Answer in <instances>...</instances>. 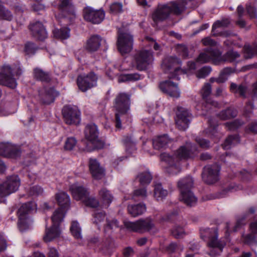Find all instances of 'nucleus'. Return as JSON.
Wrapping results in <instances>:
<instances>
[{
    "label": "nucleus",
    "mask_w": 257,
    "mask_h": 257,
    "mask_svg": "<svg viewBox=\"0 0 257 257\" xmlns=\"http://www.w3.org/2000/svg\"><path fill=\"white\" fill-rule=\"evenodd\" d=\"M199 151L195 144L188 141L179 147L173 154L164 153L161 154L160 159L170 167L177 166L182 161L193 160L198 156Z\"/></svg>",
    "instance_id": "1"
},
{
    "label": "nucleus",
    "mask_w": 257,
    "mask_h": 257,
    "mask_svg": "<svg viewBox=\"0 0 257 257\" xmlns=\"http://www.w3.org/2000/svg\"><path fill=\"white\" fill-rule=\"evenodd\" d=\"M69 191L72 197L76 201H82L85 197L90 194L88 189L77 183H74L70 186Z\"/></svg>",
    "instance_id": "21"
},
{
    "label": "nucleus",
    "mask_w": 257,
    "mask_h": 257,
    "mask_svg": "<svg viewBox=\"0 0 257 257\" xmlns=\"http://www.w3.org/2000/svg\"><path fill=\"white\" fill-rule=\"evenodd\" d=\"M28 29L32 38L39 41H44L48 37L46 26L40 21L30 23Z\"/></svg>",
    "instance_id": "11"
},
{
    "label": "nucleus",
    "mask_w": 257,
    "mask_h": 257,
    "mask_svg": "<svg viewBox=\"0 0 257 257\" xmlns=\"http://www.w3.org/2000/svg\"><path fill=\"white\" fill-rule=\"evenodd\" d=\"M18 226L21 231H24L28 229L29 224L28 217H19Z\"/></svg>",
    "instance_id": "55"
},
{
    "label": "nucleus",
    "mask_w": 257,
    "mask_h": 257,
    "mask_svg": "<svg viewBox=\"0 0 257 257\" xmlns=\"http://www.w3.org/2000/svg\"><path fill=\"white\" fill-rule=\"evenodd\" d=\"M58 95L59 92L51 87L40 94L39 101L43 105H49L54 102L55 98Z\"/></svg>",
    "instance_id": "24"
},
{
    "label": "nucleus",
    "mask_w": 257,
    "mask_h": 257,
    "mask_svg": "<svg viewBox=\"0 0 257 257\" xmlns=\"http://www.w3.org/2000/svg\"><path fill=\"white\" fill-rule=\"evenodd\" d=\"M254 108L253 103L250 101H248L243 108L242 115L246 118H250L253 114Z\"/></svg>",
    "instance_id": "51"
},
{
    "label": "nucleus",
    "mask_w": 257,
    "mask_h": 257,
    "mask_svg": "<svg viewBox=\"0 0 257 257\" xmlns=\"http://www.w3.org/2000/svg\"><path fill=\"white\" fill-rule=\"evenodd\" d=\"M171 233L175 238H179L184 234V230L180 226H176L172 229Z\"/></svg>",
    "instance_id": "62"
},
{
    "label": "nucleus",
    "mask_w": 257,
    "mask_h": 257,
    "mask_svg": "<svg viewBox=\"0 0 257 257\" xmlns=\"http://www.w3.org/2000/svg\"><path fill=\"white\" fill-rule=\"evenodd\" d=\"M100 199L103 204L108 207L112 202L113 197L110 191L105 188H102L98 192Z\"/></svg>",
    "instance_id": "36"
},
{
    "label": "nucleus",
    "mask_w": 257,
    "mask_h": 257,
    "mask_svg": "<svg viewBox=\"0 0 257 257\" xmlns=\"http://www.w3.org/2000/svg\"><path fill=\"white\" fill-rule=\"evenodd\" d=\"M154 60L153 52L151 50H141L134 56L133 62L136 69L139 71H145L151 65Z\"/></svg>",
    "instance_id": "4"
},
{
    "label": "nucleus",
    "mask_w": 257,
    "mask_h": 257,
    "mask_svg": "<svg viewBox=\"0 0 257 257\" xmlns=\"http://www.w3.org/2000/svg\"><path fill=\"white\" fill-rule=\"evenodd\" d=\"M84 19L93 24H98L104 19L105 13L102 10H94L90 7H86L83 10Z\"/></svg>",
    "instance_id": "17"
},
{
    "label": "nucleus",
    "mask_w": 257,
    "mask_h": 257,
    "mask_svg": "<svg viewBox=\"0 0 257 257\" xmlns=\"http://www.w3.org/2000/svg\"><path fill=\"white\" fill-rule=\"evenodd\" d=\"M244 124V122L239 119H236L230 122H227L224 125L228 131H234L240 128Z\"/></svg>",
    "instance_id": "46"
},
{
    "label": "nucleus",
    "mask_w": 257,
    "mask_h": 257,
    "mask_svg": "<svg viewBox=\"0 0 257 257\" xmlns=\"http://www.w3.org/2000/svg\"><path fill=\"white\" fill-rule=\"evenodd\" d=\"M70 231L73 236L77 239L81 238V229L76 221H73L70 227Z\"/></svg>",
    "instance_id": "53"
},
{
    "label": "nucleus",
    "mask_w": 257,
    "mask_h": 257,
    "mask_svg": "<svg viewBox=\"0 0 257 257\" xmlns=\"http://www.w3.org/2000/svg\"><path fill=\"white\" fill-rule=\"evenodd\" d=\"M230 24V21L228 19H222L220 21H216L213 25L212 28V33L214 36H223L224 37H228L231 34L227 31L222 32H218L217 29L219 28L227 27Z\"/></svg>",
    "instance_id": "26"
},
{
    "label": "nucleus",
    "mask_w": 257,
    "mask_h": 257,
    "mask_svg": "<svg viewBox=\"0 0 257 257\" xmlns=\"http://www.w3.org/2000/svg\"><path fill=\"white\" fill-rule=\"evenodd\" d=\"M37 205L34 201H29L24 203L18 210V217H28L27 215L31 211L35 210Z\"/></svg>",
    "instance_id": "30"
},
{
    "label": "nucleus",
    "mask_w": 257,
    "mask_h": 257,
    "mask_svg": "<svg viewBox=\"0 0 257 257\" xmlns=\"http://www.w3.org/2000/svg\"><path fill=\"white\" fill-rule=\"evenodd\" d=\"M137 178L141 184L144 185L149 184L152 180V176L149 172H144L139 173Z\"/></svg>",
    "instance_id": "47"
},
{
    "label": "nucleus",
    "mask_w": 257,
    "mask_h": 257,
    "mask_svg": "<svg viewBox=\"0 0 257 257\" xmlns=\"http://www.w3.org/2000/svg\"><path fill=\"white\" fill-rule=\"evenodd\" d=\"M200 93L202 98L205 101L206 105H210L214 107L218 106V103L217 102L210 98H208L211 93V85L210 84L208 83H205L201 89Z\"/></svg>",
    "instance_id": "29"
},
{
    "label": "nucleus",
    "mask_w": 257,
    "mask_h": 257,
    "mask_svg": "<svg viewBox=\"0 0 257 257\" xmlns=\"http://www.w3.org/2000/svg\"><path fill=\"white\" fill-rule=\"evenodd\" d=\"M54 34L56 37L61 39H66L69 37V31L65 29H60L54 31Z\"/></svg>",
    "instance_id": "60"
},
{
    "label": "nucleus",
    "mask_w": 257,
    "mask_h": 257,
    "mask_svg": "<svg viewBox=\"0 0 257 257\" xmlns=\"http://www.w3.org/2000/svg\"><path fill=\"white\" fill-rule=\"evenodd\" d=\"M118 226L119 222L116 219H106V223L104 226V232L106 233L107 232L111 230L114 228H118Z\"/></svg>",
    "instance_id": "52"
},
{
    "label": "nucleus",
    "mask_w": 257,
    "mask_h": 257,
    "mask_svg": "<svg viewBox=\"0 0 257 257\" xmlns=\"http://www.w3.org/2000/svg\"><path fill=\"white\" fill-rule=\"evenodd\" d=\"M102 38L98 35H91L86 41L83 48L89 53L97 51L100 47Z\"/></svg>",
    "instance_id": "22"
},
{
    "label": "nucleus",
    "mask_w": 257,
    "mask_h": 257,
    "mask_svg": "<svg viewBox=\"0 0 257 257\" xmlns=\"http://www.w3.org/2000/svg\"><path fill=\"white\" fill-rule=\"evenodd\" d=\"M13 19L12 12L0 3V20L11 21Z\"/></svg>",
    "instance_id": "43"
},
{
    "label": "nucleus",
    "mask_w": 257,
    "mask_h": 257,
    "mask_svg": "<svg viewBox=\"0 0 257 257\" xmlns=\"http://www.w3.org/2000/svg\"><path fill=\"white\" fill-rule=\"evenodd\" d=\"M181 61L176 57H166L163 61L162 67L166 73H168L169 79L179 80V75L181 72Z\"/></svg>",
    "instance_id": "5"
},
{
    "label": "nucleus",
    "mask_w": 257,
    "mask_h": 257,
    "mask_svg": "<svg viewBox=\"0 0 257 257\" xmlns=\"http://www.w3.org/2000/svg\"><path fill=\"white\" fill-rule=\"evenodd\" d=\"M33 75L35 80L42 83L47 84L52 81V77L51 73L39 67L33 69Z\"/></svg>",
    "instance_id": "25"
},
{
    "label": "nucleus",
    "mask_w": 257,
    "mask_h": 257,
    "mask_svg": "<svg viewBox=\"0 0 257 257\" xmlns=\"http://www.w3.org/2000/svg\"><path fill=\"white\" fill-rule=\"evenodd\" d=\"M56 199L58 204L61 206L60 208L67 209L70 204V200L69 195L64 192H60L56 194Z\"/></svg>",
    "instance_id": "35"
},
{
    "label": "nucleus",
    "mask_w": 257,
    "mask_h": 257,
    "mask_svg": "<svg viewBox=\"0 0 257 257\" xmlns=\"http://www.w3.org/2000/svg\"><path fill=\"white\" fill-rule=\"evenodd\" d=\"M90 142L93 146V147L97 150L102 149L105 146V142L100 140L98 137L97 139H95L94 141H91Z\"/></svg>",
    "instance_id": "64"
},
{
    "label": "nucleus",
    "mask_w": 257,
    "mask_h": 257,
    "mask_svg": "<svg viewBox=\"0 0 257 257\" xmlns=\"http://www.w3.org/2000/svg\"><path fill=\"white\" fill-rule=\"evenodd\" d=\"M88 167L91 176L94 179L101 180L105 177V170L96 159H89Z\"/></svg>",
    "instance_id": "19"
},
{
    "label": "nucleus",
    "mask_w": 257,
    "mask_h": 257,
    "mask_svg": "<svg viewBox=\"0 0 257 257\" xmlns=\"http://www.w3.org/2000/svg\"><path fill=\"white\" fill-rule=\"evenodd\" d=\"M211 71L210 67L204 66L196 72V76L199 79L204 78L210 74Z\"/></svg>",
    "instance_id": "56"
},
{
    "label": "nucleus",
    "mask_w": 257,
    "mask_h": 257,
    "mask_svg": "<svg viewBox=\"0 0 257 257\" xmlns=\"http://www.w3.org/2000/svg\"><path fill=\"white\" fill-rule=\"evenodd\" d=\"M237 110L231 107H229L225 110H222L218 114V116L221 120H226L236 116Z\"/></svg>",
    "instance_id": "41"
},
{
    "label": "nucleus",
    "mask_w": 257,
    "mask_h": 257,
    "mask_svg": "<svg viewBox=\"0 0 257 257\" xmlns=\"http://www.w3.org/2000/svg\"><path fill=\"white\" fill-rule=\"evenodd\" d=\"M159 87L162 92L171 97L175 98L180 97V93L177 84L170 80L161 82Z\"/></svg>",
    "instance_id": "20"
},
{
    "label": "nucleus",
    "mask_w": 257,
    "mask_h": 257,
    "mask_svg": "<svg viewBox=\"0 0 257 257\" xmlns=\"http://www.w3.org/2000/svg\"><path fill=\"white\" fill-rule=\"evenodd\" d=\"M177 51L179 54L184 59L188 58L189 52L187 47L183 45H180L177 47Z\"/></svg>",
    "instance_id": "61"
},
{
    "label": "nucleus",
    "mask_w": 257,
    "mask_h": 257,
    "mask_svg": "<svg viewBox=\"0 0 257 257\" xmlns=\"http://www.w3.org/2000/svg\"><path fill=\"white\" fill-rule=\"evenodd\" d=\"M194 181L192 177L187 176L178 182V187L180 192L188 191L193 187Z\"/></svg>",
    "instance_id": "37"
},
{
    "label": "nucleus",
    "mask_w": 257,
    "mask_h": 257,
    "mask_svg": "<svg viewBox=\"0 0 257 257\" xmlns=\"http://www.w3.org/2000/svg\"><path fill=\"white\" fill-rule=\"evenodd\" d=\"M200 236L207 241V246L217 249L218 254L222 251L226 245L224 241L218 239V228L217 227L201 229Z\"/></svg>",
    "instance_id": "3"
},
{
    "label": "nucleus",
    "mask_w": 257,
    "mask_h": 257,
    "mask_svg": "<svg viewBox=\"0 0 257 257\" xmlns=\"http://www.w3.org/2000/svg\"><path fill=\"white\" fill-rule=\"evenodd\" d=\"M141 78V75L138 73L124 74L122 76L123 81H136L140 80Z\"/></svg>",
    "instance_id": "59"
},
{
    "label": "nucleus",
    "mask_w": 257,
    "mask_h": 257,
    "mask_svg": "<svg viewBox=\"0 0 257 257\" xmlns=\"http://www.w3.org/2000/svg\"><path fill=\"white\" fill-rule=\"evenodd\" d=\"M221 52L217 49L212 48H207L204 52L200 53L196 59V62L200 64L206 63L211 60L214 63L222 61Z\"/></svg>",
    "instance_id": "16"
},
{
    "label": "nucleus",
    "mask_w": 257,
    "mask_h": 257,
    "mask_svg": "<svg viewBox=\"0 0 257 257\" xmlns=\"http://www.w3.org/2000/svg\"><path fill=\"white\" fill-rule=\"evenodd\" d=\"M254 235L252 232L247 234H243L241 238L242 242L248 245L256 243L257 241Z\"/></svg>",
    "instance_id": "54"
},
{
    "label": "nucleus",
    "mask_w": 257,
    "mask_h": 257,
    "mask_svg": "<svg viewBox=\"0 0 257 257\" xmlns=\"http://www.w3.org/2000/svg\"><path fill=\"white\" fill-rule=\"evenodd\" d=\"M172 142V140L170 139L167 135H164L157 137L153 140V145L154 148L156 150H160L166 147L169 143Z\"/></svg>",
    "instance_id": "34"
},
{
    "label": "nucleus",
    "mask_w": 257,
    "mask_h": 257,
    "mask_svg": "<svg viewBox=\"0 0 257 257\" xmlns=\"http://www.w3.org/2000/svg\"><path fill=\"white\" fill-rule=\"evenodd\" d=\"M20 185L21 180L18 175L8 176L0 184V197H5L16 192Z\"/></svg>",
    "instance_id": "7"
},
{
    "label": "nucleus",
    "mask_w": 257,
    "mask_h": 257,
    "mask_svg": "<svg viewBox=\"0 0 257 257\" xmlns=\"http://www.w3.org/2000/svg\"><path fill=\"white\" fill-rule=\"evenodd\" d=\"M124 225L128 230L140 233L148 232L154 227L153 221L150 218L141 219L135 222L125 221Z\"/></svg>",
    "instance_id": "10"
},
{
    "label": "nucleus",
    "mask_w": 257,
    "mask_h": 257,
    "mask_svg": "<svg viewBox=\"0 0 257 257\" xmlns=\"http://www.w3.org/2000/svg\"><path fill=\"white\" fill-rule=\"evenodd\" d=\"M147 197V192L146 188H140L134 190L132 198L135 200H144Z\"/></svg>",
    "instance_id": "48"
},
{
    "label": "nucleus",
    "mask_w": 257,
    "mask_h": 257,
    "mask_svg": "<svg viewBox=\"0 0 257 257\" xmlns=\"http://www.w3.org/2000/svg\"><path fill=\"white\" fill-rule=\"evenodd\" d=\"M14 70L13 67L8 64H5L1 67L0 71V84L6 86L12 89H14L17 87L16 80L14 77Z\"/></svg>",
    "instance_id": "12"
},
{
    "label": "nucleus",
    "mask_w": 257,
    "mask_h": 257,
    "mask_svg": "<svg viewBox=\"0 0 257 257\" xmlns=\"http://www.w3.org/2000/svg\"><path fill=\"white\" fill-rule=\"evenodd\" d=\"M220 167L217 164L208 165L203 169L202 178L207 184H213L219 180Z\"/></svg>",
    "instance_id": "14"
},
{
    "label": "nucleus",
    "mask_w": 257,
    "mask_h": 257,
    "mask_svg": "<svg viewBox=\"0 0 257 257\" xmlns=\"http://www.w3.org/2000/svg\"><path fill=\"white\" fill-rule=\"evenodd\" d=\"M98 79V75L93 71H90L87 74L78 75L76 79V83L79 89L85 92L96 87Z\"/></svg>",
    "instance_id": "9"
},
{
    "label": "nucleus",
    "mask_w": 257,
    "mask_h": 257,
    "mask_svg": "<svg viewBox=\"0 0 257 257\" xmlns=\"http://www.w3.org/2000/svg\"><path fill=\"white\" fill-rule=\"evenodd\" d=\"M64 122L68 125H78L81 121V112L76 106L65 105L62 109Z\"/></svg>",
    "instance_id": "8"
},
{
    "label": "nucleus",
    "mask_w": 257,
    "mask_h": 257,
    "mask_svg": "<svg viewBox=\"0 0 257 257\" xmlns=\"http://www.w3.org/2000/svg\"><path fill=\"white\" fill-rule=\"evenodd\" d=\"M65 212V209L63 208H58L56 210L51 216L53 224L59 226V224L64 218Z\"/></svg>",
    "instance_id": "40"
},
{
    "label": "nucleus",
    "mask_w": 257,
    "mask_h": 257,
    "mask_svg": "<svg viewBox=\"0 0 257 257\" xmlns=\"http://www.w3.org/2000/svg\"><path fill=\"white\" fill-rule=\"evenodd\" d=\"M72 0H59L57 8L63 16L72 20L76 17V10Z\"/></svg>",
    "instance_id": "18"
},
{
    "label": "nucleus",
    "mask_w": 257,
    "mask_h": 257,
    "mask_svg": "<svg viewBox=\"0 0 257 257\" xmlns=\"http://www.w3.org/2000/svg\"><path fill=\"white\" fill-rule=\"evenodd\" d=\"M239 142L240 139L238 135H230L225 139L222 146L224 149H228L231 146L237 144Z\"/></svg>",
    "instance_id": "44"
},
{
    "label": "nucleus",
    "mask_w": 257,
    "mask_h": 257,
    "mask_svg": "<svg viewBox=\"0 0 257 257\" xmlns=\"http://www.w3.org/2000/svg\"><path fill=\"white\" fill-rule=\"evenodd\" d=\"M117 33V45L118 51L122 55L130 52L133 47V36L127 30L122 29H119Z\"/></svg>",
    "instance_id": "6"
},
{
    "label": "nucleus",
    "mask_w": 257,
    "mask_h": 257,
    "mask_svg": "<svg viewBox=\"0 0 257 257\" xmlns=\"http://www.w3.org/2000/svg\"><path fill=\"white\" fill-rule=\"evenodd\" d=\"M77 144V141L74 137H69L67 139L64 145V149L67 151L72 150Z\"/></svg>",
    "instance_id": "57"
},
{
    "label": "nucleus",
    "mask_w": 257,
    "mask_h": 257,
    "mask_svg": "<svg viewBox=\"0 0 257 257\" xmlns=\"http://www.w3.org/2000/svg\"><path fill=\"white\" fill-rule=\"evenodd\" d=\"M127 210L130 214L133 217L142 215L146 210L145 204H138L137 205H128Z\"/></svg>",
    "instance_id": "39"
},
{
    "label": "nucleus",
    "mask_w": 257,
    "mask_h": 257,
    "mask_svg": "<svg viewBox=\"0 0 257 257\" xmlns=\"http://www.w3.org/2000/svg\"><path fill=\"white\" fill-rule=\"evenodd\" d=\"M175 123L177 128L180 131H185L189 126L192 116L187 109L178 106L176 113Z\"/></svg>",
    "instance_id": "13"
},
{
    "label": "nucleus",
    "mask_w": 257,
    "mask_h": 257,
    "mask_svg": "<svg viewBox=\"0 0 257 257\" xmlns=\"http://www.w3.org/2000/svg\"><path fill=\"white\" fill-rule=\"evenodd\" d=\"M169 8L170 14L175 16L181 15L186 9L185 6L182 3H179L177 1H172L166 4Z\"/></svg>",
    "instance_id": "32"
},
{
    "label": "nucleus",
    "mask_w": 257,
    "mask_h": 257,
    "mask_svg": "<svg viewBox=\"0 0 257 257\" xmlns=\"http://www.w3.org/2000/svg\"><path fill=\"white\" fill-rule=\"evenodd\" d=\"M180 201L189 207L195 205L197 202V198L191 190L180 192Z\"/></svg>",
    "instance_id": "27"
},
{
    "label": "nucleus",
    "mask_w": 257,
    "mask_h": 257,
    "mask_svg": "<svg viewBox=\"0 0 257 257\" xmlns=\"http://www.w3.org/2000/svg\"><path fill=\"white\" fill-rule=\"evenodd\" d=\"M131 93H118L113 100V107L115 113V126L117 129L121 128L120 117L128 113L130 109Z\"/></svg>",
    "instance_id": "2"
},
{
    "label": "nucleus",
    "mask_w": 257,
    "mask_h": 257,
    "mask_svg": "<svg viewBox=\"0 0 257 257\" xmlns=\"http://www.w3.org/2000/svg\"><path fill=\"white\" fill-rule=\"evenodd\" d=\"M85 137L90 142L94 141L98 137V131L97 126L94 123H89L86 125L84 130Z\"/></svg>",
    "instance_id": "31"
},
{
    "label": "nucleus",
    "mask_w": 257,
    "mask_h": 257,
    "mask_svg": "<svg viewBox=\"0 0 257 257\" xmlns=\"http://www.w3.org/2000/svg\"><path fill=\"white\" fill-rule=\"evenodd\" d=\"M243 51L244 57L245 59H250L257 56V43H253L251 45H244Z\"/></svg>",
    "instance_id": "38"
},
{
    "label": "nucleus",
    "mask_w": 257,
    "mask_h": 257,
    "mask_svg": "<svg viewBox=\"0 0 257 257\" xmlns=\"http://www.w3.org/2000/svg\"><path fill=\"white\" fill-rule=\"evenodd\" d=\"M22 154L20 146L10 143L0 144V155L7 158L17 159Z\"/></svg>",
    "instance_id": "15"
},
{
    "label": "nucleus",
    "mask_w": 257,
    "mask_h": 257,
    "mask_svg": "<svg viewBox=\"0 0 257 257\" xmlns=\"http://www.w3.org/2000/svg\"><path fill=\"white\" fill-rule=\"evenodd\" d=\"M38 49L35 43L28 41L25 44L24 52L27 55H34Z\"/></svg>",
    "instance_id": "49"
},
{
    "label": "nucleus",
    "mask_w": 257,
    "mask_h": 257,
    "mask_svg": "<svg viewBox=\"0 0 257 257\" xmlns=\"http://www.w3.org/2000/svg\"><path fill=\"white\" fill-rule=\"evenodd\" d=\"M247 90V86L244 83L237 85L234 82H231L229 87V90L231 93L235 94L238 93L239 96L244 99L246 98Z\"/></svg>",
    "instance_id": "33"
},
{
    "label": "nucleus",
    "mask_w": 257,
    "mask_h": 257,
    "mask_svg": "<svg viewBox=\"0 0 257 257\" xmlns=\"http://www.w3.org/2000/svg\"><path fill=\"white\" fill-rule=\"evenodd\" d=\"M106 214L104 211L96 212L93 214V222L97 225L99 223L103 221L105 218Z\"/></svg>",
    "instance_id": "58"
},
{
    "label": "nucleus",
    "mask_w": 257,
    "mask_h": 257,
    "mask_svg": "<svg viewBox=\"0 0 257 257\" xmlns=\"http://www.w3.org/2000/svg\"><path fill=\"white\" fill-rule=\"evenodd\" d=\"M110 12L113 14H117L122 11V6L120 3H114L110 6Z\"/></svg>",
    "instance_id": "63"
},
{
    "label": "nucleus",
    "mask_w": 257,
    "mask_h": 257,
    "mask_svg": "<svg viewBox=\"0 0 257 257\" xmlns=\"http://www.w3.org/2000/svg\"><path fill=\"white\" fill-rule=\"evenodd\" d=\"M86 196L87 197L81 201L86 206L93 208L98 207L99 201L95 197L90 196V194Z\"/></svg>",
    "instance_id": "45"
},
{
    "label": "nucleus",
    "mask_w": 257,
    "mask_h": 257,
    "mask_svg": "<svg viewBox=\"0 0 257 257\" xmlns=\"http://www.w3.org/2000/svg\"><path fill=\"white\" fill-rule=\"evenodd\" d=\"M170 16L169 8L166 4L159 6L152 15L153 21L157 24L167 20Z\"/></svg>",
    "instance_id": "23"
},
{
    "label": "nucleus",
    "mask_w": 257,
    "mask_h": 257,
    "mask_svg": "<svg viewBox=\"0 0 257 257\" xmlns=\"http://www.w3.org/2000/svg\"><path fill=\"white\" fill-rule=\"evenodd\" d=\"M239 57L240 54L232 50L228 51L223 56L224 60L229 62H233Z\"/></svg>",
    "instance_id": "50"
},
{
    "label": "nucleus",
    "mask_w": 257,
    "mask_h": 257,
    "mask_svg": "<svg viewBox=\"0 0 257 257\" xmlns=\"http://www.w3.org/2000/svg\"><path fill=\"white\" fill-rule=\"evenodd\" d=\"M61 233L59 226L53 224L50 228H46L45 234L43 237L45 242H50L58 237Z\"/></svg>",
    "instance_id": "28"
},
{
    "label": "nucleus",
    "mask_w": 257,
    "mask_h": 257,
    "mask_svg": "<svg viewBox=\"0 0 257 257\" xmlns=\"http://www.w3.org/2000/svg\"><path fill=\"white\" fill-rule=\"evenodd\" d=\"M168 195V191L164 189L161 184L155 185L154 191V196L157 200H161Z\"/></svg>",
    "instance_id": "42"
}]
</instances>
